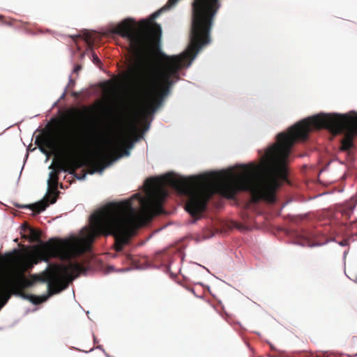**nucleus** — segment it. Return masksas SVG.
<instances>
[{"mask_svg": "<svg viewBox=\"0 0 357 357\" xmlns=\"http://www.w3.org/2000/svg\"><path fill=\"white\" fill-rule=\"evenodd\" d=\"M148 182L153 188L151 202L135 195L130 199L110 203L91 216V226L86 229L83 237L66 240L52 238L41 246L39 253L45 261H48L51 258L69 261L68 264L56 266L52 271L48 281L50 296L60 292L67 287L68 282L86 272L83 264L70 259L89 250L97 237L114 236L115 250L121 252L139 227L150 222L155 215L162 214V204L168 196L166 186L188 197L185 209L197 218L206 209L208 201L215 193L227 198L234 197V188L227 181L223 171L188 178L168 173L160 178H150Z\"/></svg>", "mask_w": 357, "mask_h": 357, "instance_id": "1", "label": "nucleus"}, {"mask_svg": "<svg viewBox=\"0 0 357 357\" xmlns=\"http://www.w3.org/2000/svg\"><path fill=\"white\" fill-rule=\"evenodd\" d=\"M321 128L335 135L344 132L341 149L349 151L357 134V114L320 113L298 122L287 132L279 133L277 142L267 149L266 158L261 165H241L242 172L238 174L231 170L223 171L227 181L234 188V195L240 190L248 191L252 203H274L275 192L280 186V178H284L287 175L286 162L292 146L296 141L307 139L311 130Z\"/></svg>", "mask_w": 357, "mask_h": 357, "instance_id": "2", "label": "nucleus"}, {"mask_svg": "<svg viewBox=\"0 0 357 357\" xmlns=\"http://www.w3.org/2000/svg\"><path fill=\"white\" fill-rule=\"evenodd\" d=\"M36 142L52 151L70 157L62 159L56 165V169L49 175L48 185L56 190L61 171L73 174L83 166H92L102 171L109 152L113 151V144L103 143V136L96 128L90 124L81 135H66L59 128L45 132L36 137Z\"/></svg>", "mask_w": 357, "mask_h": 357, "instance_id": "3", "label": "nucleus"}, {"mask_svg": "<svg viewBox=\"0 0 357 357\" xmlns=\"http://www.w3.org/2000/svg\"><path fill=\"white\" fill-rule=\"evenodd\" d=\"M179 0H168L158 11L151 15V20H141L137 24L132 19V53L135 57H144L150 46L157 42L161 35L160 26L153 21L163 10L174 6ZM218 0H194L190 44L188 50L178 55L161 57H196L202 46L209 44L210 31L213 17L219 8Z\"/></svg>", "mask_w": 357, "mask_h": 357, "instance_id": "4", "label": "nucleus"}, {"mask_svg": "<svg viewBox=\"0 0 357 357\" xmlns=\"http://www.w3.org/2000/svg\"><path fill=\"white\" fill-rule=\"evenodd\" d=\"M32 285V282L21 275L18 278L15 283V294L22 298L30 301L33 304H40L46 301L47 296L39 297L34 295L29 294L24 292V289Z\"/></svg>", "mask_w": 357, "mask_h": 357, "instance_id": "5", "label": "nucleus"}, {"mask_svg": "<svg viewBox=\"0 0 357 357\" xmlns=\"http://www.w3.org/2000/svg\"><path fill=\"white\" fill-rule=\"evenodd\" d=\"M20 229L22 238H25L31 243L40 242L41 232L40 230L31 227L27 222H24Z\"/></svg>", "mask_w": 357, "mask_h": 357, "instance_id": "6", "label": "nucleus"}, {"mask_svg": "<svg viewBox=\"0 0 357 357\" xmlns=\"http://www.w3.org/2000/svg\"><path fill=\"white\" fill-rule=\"evenodd\" d=\"M10 297V282L0 275V310L6 304Z\"/></svg>", "mask_w": 357, "mask_h": 357, "instance_id": "7", "label": "nucleus"}, {"mask_svg": "<svg viewBox=\"0 0 357 357\" xmlns=\"http://www.w3.org/2000/svg\"><path fill=\"white\" fill-rule=\"evenodd\" d=\"M49 206V204L47 201H41L39 202H37L33 204H31L29 206H26L27 208H30L31 211H33L36 213H40V212L45 211L46 208ZM20 208H25V206H18Z\"/></svg>", "mask_w": 357, "mask_h": 357, "instance_id": "8", "label": "nucleus"}, {"mask_svg": "<svg viewBox=\"0 0 357 357\" xmlns=\"http://www.w3.org/2000/svg\"><path fill=\"white\" fill-rule=\"evenodd\" d=\"M19 268L22 271H26V269L31 267V261L29 259L24 257H21L17 260Z\"/></svg>", "mask_w": 357, "mask_h": 357, "instance_id": "9", "label": "nucleus"}, {"mask_svg": "<svg viewBox=\"0 0 357 357\" xmlns=\"http://www.w3.org/2000/svg\"><path fill=\"white\" fill-rule=\"evenodd\" d=\"M75 112L79 116H89L93 112V109L90 107H84L82 110L75 109Z\"/></svg>", "mask_w": 357, "mask_h": 357, "instance_id": "10", "label": "nucleus"}, {"mask_svg": "<svg viewBox=\"0 0 357 357\" xmlns=\"http://www.w3.org/2000/svg\"><path fill=\"white\" fill-rule=\"evenodd\" d=\"M84 40L89 44L91 45L93 44L94 41V38L92 33H86L84 36Z\"/></svg>", "mask_w": 357, "mask_h": 357, "instance_id": "11", "label": "nucleus"}, {"mask_svg": "<svg viewBox=\"0 0 357 357\" xmlns=\"http://www.w3.org/2000/svg\"><path fill=\"white\" fill-rule=\"evenodd\" d=\"M0 21L3 24H7L9 26L13 25V23L15 22V20H7L4 16L0 15Z\"/></svg>", "mask_w": 357, "mask_h": 357, "instance_id": "12", "label": "nucleus"}, {"mask_svg": "<svg viewBox=\"0 0 357 357\" xmlns=\"http://www.w3.org/2000/svg\"><path fill=\"white\" fill-rule=\"evenodd\" d=\"M51 197L50 203L54 204L57 199V192H52V195H50L49 198Z\"/></svg>", "mask_w": 357, "mask_h": 357, "instance_id": "13", "label": "nucleus"}, {"mask_svg": "<svg viewBox=\"0 0 357 357\" xmlns=\"http://www.w3.org/2000/svg\"><path fill=\"white\" fill-rule=\"evenodd\" d=\"M92 57H93V61L95 64L98 65V64L101 63L100 60L99 59V58L98 57V56L96 53L93 52Z\"/></svg>", "mask_w": 357, "mask_h": 357, "instance_id": "14", "label": "nucleus"}, {"mask_svg": "<svg viewBox=\"0 0 357 357\" xmlns=\"http://www.w3.org/2000/svg\"><path fill=\"white\" fill-rule=\"evenodd\" d=\"M82 69L81 65H77L74 68V73H78L79 71Z\"/></svg>", "mask_w": 357, "mask_h": 357, "instance_id": "15", "label": "nucleus"}, {"mask_svg": "<svg viewBox=\"0 0 357 357\" xmlns=\"http://www.w3.org/2000/svg\"><path fill=\"white\" fill-rule=\"evenodd\" d=\"M353 280H354L355 282H356V283H357V276L356 277V278H355V279H353Z\"/></svg>", "mask_w": 357, "mask_h": 357, "instance_id": "16", "label": "nucleus"}]
</instances>
